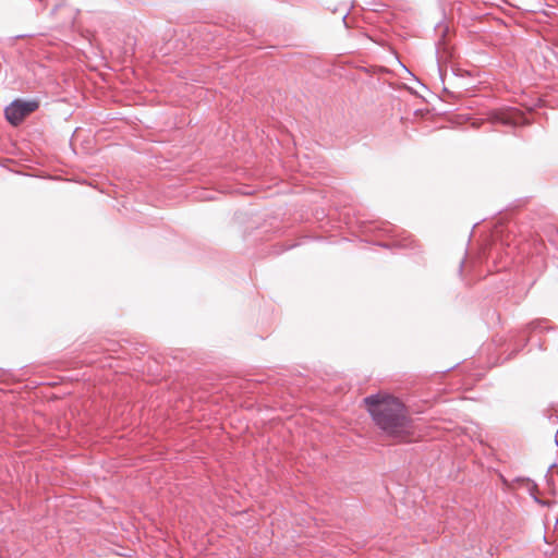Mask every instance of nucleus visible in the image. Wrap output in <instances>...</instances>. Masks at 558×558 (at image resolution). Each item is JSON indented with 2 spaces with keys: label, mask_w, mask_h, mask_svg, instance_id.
<instances>
[{
  "label": "nucleus",
  "mask_w": 558,
  "mask_h": 558,
  "mask_svg": "<svg viewBox=\"0 0 558 558\" xmlns=\"http://www.w3.org/2000/svg\"><path fill=\"white\" fill-rule=\"evenodd\" d=\"M518 112L514 110L500 111L494 114V119L502 124H517Z\"/></svg>",
  "instance_id": "obj_3"
},
{
  "label": "nucleus",
  "mask_w": 558,
  "mask_h": 558,
  "mask_svg": "<svg viewBox=\"0 0 558 558\" xmlns=\"http://www.w3.org/2000/svg\"><path fill=\"white\" fill-rule=\"evenodd\" d=\"M376 426L390 437L400 441H410L413 424L404 404L396 397L379 392L364 399Z\"/></svg>",
  "instance_id": "obj_1"
},
{
  "label": "nucleus",
  "mask_w": 558,
  "mask_h": 558,
  "mask_svg": "<svg viewBox=\"0 0 558 558\" xmlns=\"http://www.w3.org/2000/svg\"><path fill=\"white\" fill-rule=\"evenodd\" d=\"M39 107L37 100H14L5 108V118L12 125H19L28 114Z\"/></svg>",
  "instance_id": "obj_2"
}]
</instances>
